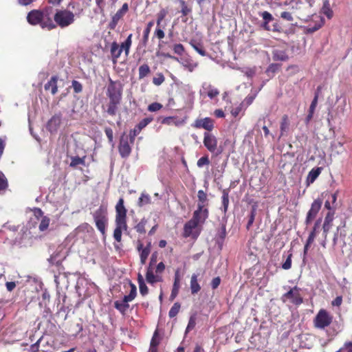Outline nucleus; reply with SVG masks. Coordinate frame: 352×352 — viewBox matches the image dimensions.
Wrapping results in <instances>:
<instances>
[{"mask_svg":"<svg viewBox=\"0 0 352 352\" xmlns=\"http://www.w3.org/2000/svg\"><path fill=\"white\" fill-rule=\"evenodd\" d=\"M54 9L52 6H46L43 9H34L27 14V21L31 25H40L42 29L52 30L56 28L52 20Z\"/></svg>","mask_w":352,"mask_h":352,"instance_id":"obj_1","label":"nucleus"},{"mask_svg":"<svg viewBox=\"0 0 352 352\" xmlns=\"http://www.w3.org/2000/svg\"><path fill=\"white\" fill-rule=\"evenodd\" d=\"M116 228L113 232L115 240L120 242L122 239V232L126 230V210L124 206V199L120 198L116 206Z\"/></svg>","mask_w":352,"mask_h":352,"instance_id":"obj_2","label":"nucleus"},{"mask_svg":"<svg viewBox=\"0 0 352 352\" xmlns=\"http://www.w3.org/2000/svg\"><path fill=\"white\" fill-rule=\"evenodd\" d=\"M54 23L60 28H65L72 25L75 21L74 14L67 9L56 10V12L53 14L52 19Z\"/></svg>","mask_w":352,"mask_h":352,"instance_id":"obj_3","label":"nucleus"},{"mask_svg":"<svg viewBox=\"0 0 352 352\" xmlns=\"http://www.w3.org/2000/svg\"><path fill=\"white\" fill-rule=\"evenodd\" d=\"M123 87L120 81H114L109 79V85L107 88L106 95L109 100H122Z\"/></svg>","mask_w":352,"mask_h":352,"instance_id":"obj_4","label":"nucleus"},{"mask_svg":"<svg viewBox=\"0 0 352 352\" xmlns=\"http://www.w3.org/2000/svg\"><path fill=\"white\" fill-rule=\"evenodd\" d=\"M300 288L294 287L290 289L287 293L283 295L281 299L283 302H289L292 304L298 305L302 302V298L300 294Z\"/></svg>","mask_w":352,"mask_h":352,"instance_id":"obj_5","label":"nucleus"},{"mask_svg":"<svg viewBox=\"0 0 352 352\" xmlns=\"http://www.w3.org/2000/svg\"><path fill=\"white\" fill-rule=\"evenodd\" d=\"M332 322V316L324 309H320L314 319V324L316 328L324 329Z\"/></svg>","mask_w":352,"mask_h":352,"instance_id":"obj_6","label":"nucleus"},{"mask_svg":"<svg viewBox=\"0 0 352 352\" xmlns=\"http://www.w3.org/2000/svg\"><path fill=\"white\" fill-rule=\"evenodd\" d=\"M129 11V5L127 3H124L121 8H120L116 13L112 16L111 21L109 23L108 28L114 30L118 24L119 21L124 17V16Z\"/></svg>","mask_w":352,"mask_h":352,"instance_id":"obj_7","label":"nucleus"},{"mask_svg":"<svg viewBox=\"0 0 352 352\" xmlns=\"http://www.w3.org/2000/svg\"><path fill=\"white\" fill-rule=\"evenodd\" d=\"M34 215L37 219H41V222L38 226V229L41 232H44L47 230L50 223V219L43 215V211L38 208H36L33 210Z\"/></svg>","mask_w":352,"mask_h":352,"instance_id":"obj_8","label":"nucleus"},{"mask_svg":"<svg viewBox=\"0 0 352 352\" xmlns=\"http://www.w3.org/2000/svg\"><path fill=\"white\" fill-rule=\"evenodd\" d=\"M192 126L195 129H204L208 131H211L214 129V121L210 118L197 119L192 124Z\"/></svg>","mask_w":352,"mask_h":352,"instance_id":"obj_9","label":"nucleus"},{"mask_svg":"<svg viewBox=\"0 0 352 352\" xmlns=\"http://www.w3.org/2000/svg\"><path fill=\"white\" fill-rule=\"evenodd\" d=\"M204 144L210 152L213 153L217 148V141L216 138L212 134L210 133L209 132H205Z\"/></svg>","mask_w":352,"mask_h":352,"instance_id":"obj_10","label":"nucleus"},{"mask_svg":"<svg viewBox=\"0 0 352 352\" xmlns=\"http://www.w3.org/2000/svg\"><path fill=\"white\" fill-rule=\"evenodd\" d=\"M121 102L122 100H109V102L102 108L109 116H115L118 111Z\"/></svg>","mask_w":352,"mask_h":352,"instance_id":"obj_11","label":"nucleus"},{"mask_svg":"<svg viewBox=\"0 0 352 352\" xmlns=\"http://www.w3.org/2000/svg\"><path fill=\"white\" fill-rule=\"evenodd\" d=\"M322 206V201L320 199H316L312 203L310 210H309L307 218L306 223L309 224L316 217L318 211Z\"/></svg>","mask_w":352,"mask_h":352,"instance_id":"obj_12","label":"nucleus"},{"mask_svg":"<svg viewBox=\"0 0 352 352\" xmlns=\"http://www.w3.org/2000/svg\"><path fill=\"white\" fill-rule=\"evenodd\" d=\"M208 217V210L207 208L197 207V209L193 213V217L192 219L199 225H200L205 222Z\"/></svg>","mask_w":352,"mask_h":352,"instance_id":"obj_13","label":"nucleus"},{"mask_svg":"<svg viewBox=\"0 0 352 352\" xmlns=\"http://www.w3.org/2000/svg\"><path fill=\"white\" fill-rule=\"evenodd\" d=\"M61 114H55L53 116L47 123V129L50 133L56 132L61 123Z\"/></svg>","mask_w":352,"mask_h":352,"instance_id":"obj_14","label":"nucleus"},{"mask_svg":"<svg viewBox=\"0 0 352 352\" xmlns=\"http://www.w3.org/2000/svg\"><path fill=\"white\" fill-rule=\"evenodd\" d=\"M131 140L128 135H122L120 140L119 151L120 154H129L131 153Z\"/></svg>","mask_w":352,"mask_h":352,"instance_id":"obj_15","label":"nucleus"},{"mask_svg":"<svg viewBox=\"0 0 352 352\" xmlns=\"http://www.w3.org/2000/svg\"><path fill=\"white\" fill-rule=\"evenodd\" d=\"M289 120L287 115L285 114L282 116L280 123V138L287 136L289 130Z\"/></svg>","mask_w":352,"mask_h":352,"instance_id":"obj_16","label":"nucleus"},{"mask_svg":"<svg viewBox=\"0 0 352 352\" xmlns=\"http://www.w3.org/2000/svg\"><path fill=\"white\" fill-rule=\"evenodd\" d=\"M58 77L57 76H52L50 80L45 85V90L50 91L52 95H55L58 92Z\"/></svg>","mask_w":352,"mask_h":352,"instance_id":"obj_17","label":"nucleus"},{"mask_svg":"<svg viewBox=\"0 0 352 352\" xmlns=\"http://www.w3.org/2000/svg\"><path fill=\"white\" fill-rule=\"evenodd\" d=\"M138 250L140 252V263L142 265L145 264L146 261L151 252V243H148V245L143 248V245L142 243H139L138 245Z\"/></svg>","mask_w":352,"mask_h":352,"instance_id":"obj_18","label":"nucleus"},{"mask_svg":"<svg viewBox=\"0 0 352 352\" xmlns=\"http://www.w3.org/2000/svg\"><path fill=\"white\" fill-rule=\"evenodd\" d=\"M110 53L113 63L116 64L118 58H120L122 54L119 45L116 41H113L111 44Z\"/></svg>","mask_w":352,"mask_h":352,"instance_id":"obj_19","label":"nucleus"},{"mask_svg":"<svg viewBox=\"0 0 352 352\" xmlns=\"http://www.w3.org/2000/svg\"><path fill=\"white\" fill-rule=\"evenodd\" d=\"M180 287V275L179 270H177L175 273V279L173 286V289L170 294L171 300H173L178 294Z\"/></svg>","mask_w":352,"mask_h":352,"instance_id":"obj_20","label":"nucleus"},{"mask_svg":"<svg viewBox=\"0 0 352 352\" xmlns=\"http://www.w3.org/2000/svg\"><path fill=\"white\" fill-rule=\"evenodd\" d=\"M199 226L192 219L184 225V236L185 237L190 236L193 234V230Z\"/></svg>","mask_w":352,"mask_h":352,"instance_id":"obj_21","label":"nucleus"},{"mask_svg":"<svg viewBox=\"0 0 352 352\" xmlns=\"http://www.w3.org/2000/svg\"><path fill=\"white\" fill-rule=\"evenodd\" d=\"M107 208L100 206L98 209H97L94 213V221H100V220H107Z\"/></svg>","mask_w":352,"mask_h":352,"instance_id":"obj_22","label":"nucleus"},{"mask_svg":"<svg viewBox=\"0 0 352 352\" xmlns=\"http://www.w3.org/2000/svg\"><path fill=\"white\" fill-rule=\"evenodd\" d=\"M146 279L148 283L153 284L162 281V277L159 275H154L153 267H148L147 269Z\"/></svg>","mask_w":352,"mask_h":352,"instance_id":"obj_23","label":"nucleus"},{"mask_svg":"<svg viewBox=\"0 0 352 352\" xmlns=\"http://www.w3.org/2000/svg\"><path fill=\"white\" fill-rule=\"evenodd\" d=\"M132 34H130L126 39L119 45L121 52L124 51L126 56L129 54L130 48L132 45Z\"/></svg>","mask_w":352,"mask_h":352,"instance_id":"obj_24","label":"nucleus"},{"mask_svg":"<svg viewBox=\"0 0 352 352\" xmlns=\"http://www.w3.org/2000/svg\"><path fill=\"white\" fill-rule=\"evenodd\" d=\"M190 45L201 56H206L208 55L202 43L197 42L195 40H191L190 41Z\"/></svg>","mask_w":352,"mask_h":352,"instance_id":"obj_25","label":"nucleus"},{"mask_svg":"<svg viewBox=\"0 0 352 352\" xmlns=\"http://www.w3.org/2000/svg\"><path fill=\"white\" fill-rule=\"evenodd\" d=\"M198 204L197 207L206 208L208 206L207 194L202 190H199L197 192Z\"/></svg>","mask_w":352,"mask_h":352,"instance_id":"obj_26","label":"nucleus"},{"mask_svg":"<svg viewBox=\"0 0 352 352\" xmlns=\"http://www.w3.org/2000/svg\"><path fill=\"white\" fill-rule=\"evenodd\" d=\"M198 275L193 274L190 279V290L192 294H195L199 292L201 287L197 281Z\"/></svg>","mask_w":352,"mask_h":352,"instance_id":"obj_27","label":"nucleus"},{"mask_svg":"<svg viewBox=\"0 0 352 352\" xmlns=\"http://www.w3.org/2000/svg\"><path fill=\"white\" fill-rule=\"evenodd\" d=\"M322 169V167L312 168L307 175V182L308 183H313L320 174Z\"/></svg>","mask_w":352,"mask_h":352,"instance_id":"obj_28","label":"nucleus"},{"mask_svg":"<svg viewBox=\"0 0 352 352\" xmlns=\"http://www.w3.org/2000/svg\"><path fill=\"white\" fill-rule=\"evenodd\" d=\"M153 25H154L153 21H149L147 23L146 27L145 28V29L143 31L142 43L144 46L146 45V44L148 41L149 34L151 32V28L153 26Z\"/></svg>","mask_w":352,"mask_h":352,"instance_id":"obj_29","label":"nucleus"},{"mask_svg":"<svg viewBox=\"0 0 352 352\" xmlns=\"http://www.w3.org/2000/svg\"><path fill=\"white\" fill-rule=\"evenodd\" d=\"M321 90H322V87L321 86H318L316 89V91L315 92V95H314V98L310 104V107H309V111L311 112V113H314V111H315V109H316V107L317 106V104H318V98H319V95L321 92Z\"/></svg>","mask_w":352,"mask_h":352,"instance_id":"obj_30","label":"nucleus"},{"mask_svg":"<svg viewBox=\"0 0 352 352\" xmlns=\"http://www.w3.org/2000/svg\"><path fill=\"white\" fill-rule=\"evenodd\" d=\"M151 73V69L148 64L144 63L139 67V79H142Z\"/></svg>","mask_w":352,"mask_h":352,"instance_id":"obj_31","label":"nucleus"},{"mask_svg":"<svg viewBox=\"0 0 352 352\" xmlns=\"http://www.w3.org/2000/svg\"><path fill=\"white\" fill-rule=\"evenodd\" d=\"M151 198L150 195L146 192H142L139 199L138 204L140 207H142L144 206L151 204Z\"/></svg>","mask_w":352,"mask_h":352,"instance_id":"obj_32","label":"nucleus"},{"mask_svg":"<svg viewBox=\"0 0 352 352\" xmlns=\"http://www.w3.org/2000/svg\"><path fill=\"white\" fill-rule=\"evenodd\" d=\"M273 60L285 61L288 59V56L284 51L275 50L273 52Z\"/></svg>","mask_w":352,"mask_h":352,"instance_id":"obj_33","label":"nucleus"},{"mask_svg":"<svg viewBox=\"0 0 352 352\" xmlns=\"http://www.w3.org/2000/svg\"><path fill=\"white\" fill-rule=\"evenodd\" d=\"M160 343V340L158 338L157 333L155 332L151 341L149 352H157V346Z\"/></svg>","mask_w":352,"mask_h":352,"instance_id":"obj_34","label":"nucleus"},{"mask_svg":"<svg viewBox=\"0 0 352 352\" xmlns=\"http://www.w3.org/2000/svg\"><path fill=\"white\" fill-rule=\"evenodd\" d=\"M222 205H223V211L226 213L228 210V205H229V195L228 192L224 190L223 191L222 195Z\"/></svg>","mask_w":352,"mask_h":352,"instance_id":"obj_35","label":"nucleus"},{"mask_svg":"<svg viewBox=\"0 0 352 352\" xmlns=\"http://www.w3.org/2000/svg\"><path fill=\"white\" fill-rule=\"evenodd\" d=\"M72 161L70 162V166L72 167H77L78 165H85V157L82 158L79 157L78 156H75L72 157Z\"/></svg>","mask_w":352,"mask_h":352,"instance_id":"obj_36","label":"nucleus"},{"mask_svg":"<svg viewBox=\"0 0 352 352\" xmlns=\"http://www.w3.org/2000/svg\"><path fill=\"white\" fill-rule=\"evenodd\" d=\"M131 289L129 294L124 296V300L125 301V302L132 301L136 296V287L133 284H131Z\"/></svg>","mask_w":352,"mask_h":352,"instance_id":"obj_37","label":"nucleus"},{"mask_svg":"<svg viewBox=\"0 0 352 352\" xmlns=\"http://www.w3.org/2000/svg\"><path fill=\"white\" fill-rule=\"evenodd\" d=\"M168 14V11L166 9H161L157 14L156 24L157 26L161 25L162 21L164 19Z\"/></svg>","mask_w":352,"mask_h":352,"instance_id":"obj_38","label":"nucleus"},{"mask_svg":"<svg viewBox=\"0 0 352 352\" xmlns=\"http://www.w3.org/2000/svg\"><path fill=\"white\" fill-rule=\"evenodd\" d=\"M94 221L98 230L101 232L102 235H104L107 220H100Z\"/></svg>","mask_w":352,"mask_h":352,"instance_id":"obj_39","label":"nucleus"},{"mask_svg":"<svg viewBox=\"0 0 352 352\" xmlns=\"http://www.w3.org/2000/svg\"><path fill=\"white\" fill-rule=\"evenodd\" d=\"M153 118L152 117H147L142 119L139 122L136 126L142 131L144 127H146L149 123L153 121Z\"/></svg>","mask_w":352,"mask_h":352,"instance_id":"obj_40","label":"nucleus"},{"mask_svg":"<svg viewBox=\"0 0 352 352\" xmlns=\"http://www.w3.org/2000/svg\"><path fill=\"white\" fill-rule=\"evenodd\" d=\"M173 52L175 54L182 56V55L184 54V53L185 52V48H184V46L182 44L177 43V44H175L173 46Z\"/></svg>","mask_w":352,"mask_h":352,"instance_id":"obj_41","label":"nucleus"},{"mask_svg":"<svg viewBox=\"0 0 352 352\" xmlns=\"http://www.w3.org/2000/svg\"><path fill=\"white\" fill-rule=\"evenodd\" d=\"M165 80V77L162 73L157 74V76L153 78V83L156 86L161 85Z\"/></svg>","mask_w":352,"mask_h":352,"instance_id":"obj_42","label":"nucleus"},{"mask_svg":"<svg viewBox=\"0 0 352 352\" xmlns=\"http://www.w3.org/2000/svg\"><path fill=\"white\" fill-rule=\"evenodd\" d=\"M179 3L182 7L181 13L183 16H186L192 12V9L188 7L185 1L180 0Z\"/></svg>","mask_w":352,"mask_h":352,"instance_id":"obj_43","label":"nucleus"},{"mask_svg":"<svg viewBox=\"0 0 352 352\" xmlns=\"http://www.w3.org/2000/svg\"><path fill=\"white\" fill-rule=\"evenodd\" d=\"M207 89H208L207 95L211 99L215 98L216 96H217L219 94V91H218V89L216 88H214L211 85H209Z\"/></svg>","mask_w":352,"mask_h":352,"instance_id":"obj_44","label":"nucleus"},{"mask_svg":"<svg viewBox=\"0 0 352 352\" xmlns=\"http://www.w3.org/2000/svg\"><path fill=\"white\" fill-rule=\"evenodd\" d=\"M127 303L128 302H125V301L123 300L122 301H116L114 304H115V307L117 309L123 312L129 307V305Z\"/></svg>","mask_w":352,"mask_h":352,"instance_id":"obj_45","label":"nucleus"},{"mask_svg":"<svg viewBox=\"0 0 352 352\" xmlns=\"http://www.w3.org/2000/svg\"><path fill=\"white\" fill-rule=\"evenodd\" d=\"M180 309V304L178 302H175L173 306L170 308L168 315L170 318L175 317L179 312Z\"/></svg>","mask_w":352,"mask_h":352,"instance_id":"obj_46","label":"nucleus"},{"mask_svg":"<svg viewBox=\"0 0 352 352\" xmlns=\"http://www.w3.org/2000/svg\"><path fill=\"white\" fill-rule=\"evenodd\" d=\"M72 88L74 89V92L75 94H79V93L82 92V84L77 80H72Z\"/></svg>","mask_w":352,"mask_h":352,"instance_id":"obj_47","label":"nucleus"},{"mask_svg":"<svg viewBox=\"0 0 352 352\" xmlns=\"http://www.w3.org/2000/svg\"><path fill=\"white\" fill-rule=\"evenodd\" d=\"M154 36L161 40L164 38L165 33L164 32L163 28L161 25L156 27L155 30L154 32Z\"/></svg>","mask_w":352,"mask_h":352,"instance_id":"obj_48","label":"nucleus"},{"mask_svg":"<svg viewBox=\"0 0 352 352\" xmlns=\"http://www.w3.org/2000/svg\"><path fill=\"white\" fill-rule=\"evenodd\" d=\"M322 26V23H316L314 26L309 25L305 30V33L312 34L318 30Z\"/></svg>","mask_w":352,"mask_h":352,"instance_id":"obj_49","label":"nucleus"},{"mask_svg":"<svg viewBox=\"0 0 352 352\" xmlns=\"http://www.w3.org/2000/svg\"><path fill=\"white\" fill-rule=\"evenodd\" d=\"M141 132V130L135 125V127L131 129L129 132V138L131 140V142L133 143L135 138Z\"/></svg>","mask_w":352,"mask_h":352,"instance_id":"obj_50","label":"nucleus"},{"mask_svg":"<svg viewBox=\"0 0 352 352\" xmlns=\"http://www.w3.org/2000/svg\"><path fill=\"white\" fill-rule=\"evenodd\" d=\"M163 107L162 104L159 102H153L148 106V111L155 112L160 110Z\"/></svg>","mask_w":352,"mask_h":352,"instance_id":"obj_51","label":"nucleus"},{"mask_svg":"<svg viewBox=\"0 0 352 352\" xmlns=\"http://www.w3.org/2000/svg\"><path fill=\"white\" fill-rule=\"evenodd\" d=\"M146 223V220L144 219H142L140 222L135 228L136 231L139 233H144Z\"/></svg>","mask_w":352,"mask_h":352,"instance_id":"obj_52","label":"nucleus"},{"mask_svg":"<svg viewBox=\"0 0 352 352\" xmlns=\"http://www.w3.org/2000/svg\"><path fill=\"white\" fill-rule=\"evenodd\" d=\"M259 15L263 18V21H267V22L270 23L271 21H272L274 20V17L272 15V14H270L267 11H264V12L260 13Z\"/></svg>","mask_w":352,"mask_h":352,"instance_id":"obj_53","label":"nucleus"},{"mask_svg":"<svg viewBox=\"0 0 352 352\" xmlns=\"http://www.w3.org/2000/svg\"><path fill=\"white\" fill-rule=\"evenodd\" d=\"M280 67V65L276 64V63H272L267 67L266 72L267 73L271 72L272 74H274L279 70Z\"/></svg>","mask_w":352,"mask_h":352,"instance_id":"obj_54","label":"nucleus"},{"mask_svg":"<svg viewBox=\"0 0 352 352\" xmlns=\"http://www.w3.org/2000/svg\"><path fill=\"white\" fill-rule=\"evenodd\" d=\"M318 222H317L315 226H314V228L313 229V230L310 232L309 236H308V243H312L316 238V228L318 226Z\"/></svg>","mask_w":352,"mask_h":352,"instance_id":"obj_55","label":"nucleus"},{"mask_svg":"<svg viewBox=\"0 0 352 352\" xmlns=\"http://www.w3.org/2000/svg\"><path fill=\"white\" fill-rule=\"evenodd\" d=\"M8 186L7 179L4 175L0 172V190H4Z\"/></svg>","mask_w":352,"mask_h":352,"instance_id":"obj_56","label":"nucleus"},{"mask_svg":"<svg viewBox=\"0 0 352 352\" xmlns=\"http://www.w3.org/2000/svg\"><path fill=\"white\" fill-rule=\"evenodd\" d=\"M292 254L287 256L286 261L282 265V267L284 270H289L292 267Z\"/></svg>","mask_w":352,"mask_h":352,"instance_id":"obj_57","label":"nucleus"},{"mask_svg":"<svg viewBox=\"0 0 352 352\" xmlns=\"http://www.w3.org/2000/svg\"><path fill=\"white\" fill-rule=\"evenodd\" d=\"M280 17L283 19L287 21H293V20H294V17H293L292 13L289 12H286V11L282 12L280 13Z\"/></svg>","mask_w":352,"mask_h":352,"instance_id":"obj_58","label":"nucleus"},{"mask_svg":"<svg viewBox=\"0 0 352 352\" xmlns=\"http://www.w3.org/2000/svg\"><path fill=\"white\" fill-rule=\"evenodd\" d=\"M105 134L108 138V140L110 143L113 142V131L112 129L109 127H106L104 129Z\"/></svg>","mask_w":352,"mask_h":352,"instance_id":"obj_59","label":"nucleus"},{"mask_svg":"<svg viewBox=\"0 0 352 352\" xmlns=\"http://www.w3.org/2000/svg\"><path fill=\"white\" fill-rule=\"evenodd\" d=\"M140 288V292L142 295L144 296L148 294V287L146 285L145 283H142L138 284Z\"/></svg>","mask_w":352,"mask_h":352,"instance_id":"obj_60","label":"nucleus"},{"mask_svg":"<svg viewBox=\"0 0 352 352\" xmlns=\"http://www.w3.org/2000/svg\"><path fill=\"white\" fill-rule=\"evenodd\" d=\"M242 111V104H240L239 106L236 107L235 108L232 109L231 111V113L234 117H237L241 111Z\"/></svg>","mask_w":352,"mask_h":352,"instance_id":"obj_61","label":"nucleus"},{"mask_svg":"<svg viewBox=\"0 0 352 352\" xmlns=\"http://www.w3.org/2000/svg\"><path fill=\"white\" fill-rule=\"evenodd\" d=\"M209 164V160L206 156L201 157L197 161V166L199 167H202L203 166Z\"/></svg>","mask_w":352,"mask_h":352,"instance_id":"obj_62","label":"nucleus"},{"mask_svg":"<svg viewBox=\"0 0 352 352\" xmlns=\"http://www.w3.org/2000/svg\"><path fill=\"white\" fill-rule=\"evenodd\" d=\"M174 117H166L162 120L161 123L163 124L171 125L174 122Z\"/></svg>","mask_w":352,"mask_h":352,"instance_id":"obj_63","label":"nucleus"},{"mask_svg":"<svg viewBox=\"0 0 352 352\" xmlns=\"http://www.w3.org/2000/svg\"><path fill=\"white\" fill-rule=\"evenodd\" d=\"M342 302V297L339 296H337L332 302L331 305L336 307H340Z\"/></svg>","mask_w":352,"mask_h":352,"instance_id":"obj_64","label":"nucleus"}]
</instances>
